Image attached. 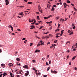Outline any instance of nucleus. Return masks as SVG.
<instances>
[{"label": "nucleus", "mask_w": 77, "mask_h": 77, "mask_svg": "<svg viewBox=\"0 0 77 77\" xmlns=\"http://www.w3.org/2000/svg\"><path fill=\"white\" fill-rule=\"evenodd\" d=\"M38 8L39 9V11L41 13L42 12V9H41V6L39 5L38 6Z\"/></svg>", "instance_id": "obj_1"}, {"label": "nucleus", "mask_w": 77, "mask_h": 77, "mask_svg": "<svg viewBox=\"0 0 77 77\" xmlns=\"http://www.w3.org/2000/svg\"><path fill=\"white\" fill-rule=\"evenodd\" d=\"M29 71H26V73H25V76L27 77V75H29Z\"/></svg>", "instance_id": "obj_2"}, {"label": "nucleus", "mask_w": 77, "mask_h": 77, "mask_svg": "<svg viewBox=\"0 0 77 77\" xmlns=\"http://www.w3.org/2000/svg\"><path fill=\"white\" fill-rule=\"evenodd\" d=\"M51 72L52 73H54V74H57V72H56L55 70L53 71L52 70H51Z\"/></svg>", "instance_id": "obj_3"}, {"label": "nucleus", "mask_w": 77, "mask_h": 77, "mask_svg": "<svg viewBox=\"0 0 77 77\" xmlns=\"http://www.w3.org/2000/svg\"><path fill=\"white\" fill-rule=\"evenodd\" d=\"M5 2L6 5H9V1L8 0H5Z\"/></svg>", "instance_id": "obj_4"}, {"label": "nucleus", "mask_w": 77, "mask_h": 77, "mask_svg": "<svg viewBox=\"0 0 77 77\" xmlns=\"http://www.w3.org/2000/svg\"><path fill=\"white\" fill-rule=\"evenodd\" d=\"M24 68H26V69H28L29 66H28L27 65H26L23 66Z\"/></svg>", "instance_id": "obj_5"}, {"label": "nucleus", "mask_w": 77, "mask_h": 77, "mask_svg": "<svg viewBox=\"0 0 77 77\" xmlns=\"http://www.w3.org/2000/svg\"><path fill=\"white\" fill-rule=\"evenodd\" d=\"M31 27V28H30V29H34L35 28V26H34V25H32V26H30Z\"/></svg>", "instance_id": "obj_6"}, {"label": "nucleus", "mask_w": 77, "mask_h": 77, "mask_svg": "<svg viewBox=\"0 0 77 77\" xmlns=\"http://www.w3.org/2000/svg\"><path fill=\"white\" fill-rule=\"evenodd\" d=\"M63 5H64V8H65L66 6H67L66 3H63Z\"/></svg>", "instance_id": "obj_7"}, {"label": "nucleus", "mask_w": 77, "mask_h": 77, "mask_svg": "<svg viewBox=\"0 0 77 77\" xmlns=\"http://www.w3.org/2000/svg\"><path fill=\"white\" fill-rule=\"evenodd\" d=\"M63 31H64V30H62L61 31V34L60 35V36H62V35L63 34Z\"/></svg>", "instance_id": "obj_8"}, {"label": "nucleus", "mask_w": 77, "mask_h": 77, "mask_svg": "<svg viewBox=\"0 0 77 77\" xmlns=\"http://www.w3.org/2000/svg\"><path fill=\"white\" fill-rule=\"evenodd\" d=\"M38 23H35V25H38V24H39V23L41 22V21H39L38 22Z\"/></svg>", "instance_id": "obj_9"}, {"label": "nucleus", "mask_w": 77, "mask_h": 77, "mask_svg": "<svg viewBox=\"0 0 77 77\" xmlns=\"http://www.w3.org/2000/svg\"><path fill=\"white\" fill-rule=\"evenodd\" d=\"M22 15V17H23V16H24V14H23V13L22 12L20 14V15Z\"/></svg>", "instance_id": "obj_10"}, {"label": "nucleus", "mask_w": 77, "mask_h": 77, "mask_svg": "<svg viewBox=\"0 0 77 77\" xmlns=\"http://www.w3.org/2000/svg\"><path fill=\"white\" fill-rule=\"evenodd\" d=\"M46 23H47V24H51V23H52V21H51V22H46Z\"/></svg>", "instance_id": "obj_11"}, {"label": "nucleus", "mask_w": 77, "mask_h": 77, "mask_svg": "<svg viewBox=\"0 0 77 77\" xmlns=\"http://www.w3.org/2000/svg\"><path fill=\"white\" fill-rule=\"evenodd\" d=\"M39 51H40L39 50H36L35 51V52L36 53V52L38 53V52H39Z\"/></svg>", "instance_id": "obj_12"}, {"label": "nucleus", "mask_w": 77, "mask_h": 77, "mask_svg": "<svg viewBox=\"0 0 77 77\" xmlns=\"http://www.w3.org/2000/svg\"><path fill=\"white\" fill-rule=\"evenodd\" d=\"M16 60L17 61H20V58H16Z\"/></svg>", "instance_id": "obj_13"}, {"label": "nucleus", "mask_w": 77, "mask_h": 77, "mask_svg": "<svg viewBox=\"0 0 77 77\" xmlns=\"http://www.w3.org/2000/svg\"><path fill=\"white\" fill-rule=\"evenodd\" d=\"M54 8L52 7V9L51 10V11H54Z\"/></svg>", "instance_id": "obj_14"}, {"label": "nucleus", "mask_w": 77, "mask_h": 77, "mask_svg": "<svg viewBox=\"0 0 77 77\" xmlns=\"http://www.w3.org/2000/svg\"><path fill=\"white\" fill-rule=\"evenodd\" d=\"M17 63L18 65H19V66H20L21 65V64L20 63H19L18 62H17Z\"/></svg>", "instance_id": "obj_15"}, {"label": "nucleus", "mask_w": 77, "mask_h": 77, "mask_svg": "<svg viewBox=\"0 0 77 77\" xmlns=\"http://www.w3.org/2000/svg\"><path fill=\"white\" fill-rule=\"evenodd\" d=\"M7 73L4 72L3 74L4 76H5V75H7Z\"/></svg>", "instance_id": "obj_16"}, {"label": "nucleus", "mask_w": 77, "mask_h": 77, "mask_svg": "<svg viewBox=\"0 0 77 77\" xmlns=\"http://www.w3.org/2000/svg\"><path fill=\"white\" fill-rule=\"evenodd\" d=\"M75 57H76V56H75L72 59V60H74V59H75Z\"/></svg>", "instance_id": "obj_17"}, {"label": "nucleus", "mask_w": 77, "mask_h": 77, "mask_svg": "<svg viewBox=\"0 0 77 77\" xmlns=\"http://www.w3.org/2000/svg\"><path fill=\"white\" fill-rule=\"evenodd\" d=\"M20 72H19V74H21V75H23V73H22L21 72H22V71H20V70L19 71Z\"/></svg>", "instance_id": "obj_18"}, {"label": "nucleus", "mask_w": 77, "mask_h": 77, "mask_svg": "<svg viewBox=\"0 0 77 77\" xmlns=\"http://www.w3.org/2000/svg\"><path fill=\"white\" fill-rule=\"evenodd\" d=\"M28 4H32V2H28Z\"/></svg>", "instance_id": "obj_19"}, {"label": "nucleus", "mask_w": 77, "mask_h": 77, "mask_svg": "<svg viewBox=\"0 0 77 77\" xmlns=\"http://www.w3.org/2000/svg\"><path fill=\"white\" fill-rule=\"evenodd\" d=\"M37 18L38 20H40V19H39V16H37Z\"/></svg>", "instance_id": "obj_20"}, {"label": "nucleus", "mask_w": 77, "mask_h": 77, "mask_svg": "<svg viewBox=\"0 0 77 77\" xmlns=\"http://www.w3.org/2000/svg\"><path fill=\"white\" fill-rule=\"evenodd\" d=\"M1 66H3V67H5V64H2Z\"/></svg>", "instance_id": "obj_21"}, {"label": "nucleus", "mask_w": 77, "mask_h": 77, "mask_svg": "<svg viewBox=\"0 0 77 77\" xmlns=\"http://www.w3.org/2000/svg\"><path fill=\"white\" fill-rule=\"evenodd\" d=\"M47 39H48V38H49V36L48 35L46 36L45 37Z\"/></svg>", "instance_id": "obj_22"}, {"label": "nucleus", "mask_w": 77, "mask_h": 77, "mask_svg": "<svg viewBox=\"0 0 77 77\" xmlns=\"http://www.w3.org/2000/svg\"><path fill=\"white\" fill-rule=\"evenodd\" d=\"M67 3H71V2H70L69 0H67Z\"/></svg>", "instance_id": "obj_23"}, {"label": "nucleus", "mask_w": 77, "mask_h": 77, "mask_svg": "<svg viewBox=\"0 0 77 77\" xmlns=\"http://www.w3.org/2000/svg\"><path fill=\"white\" fill-rule=\"evenodd\" d=\"M52 47H55V46H56V44H54V45L52 44Z\"/></svg>", "instance_id": "obj_24"}, {"label": "nucleus", "mask_w": 77, "mask_h": 77, "mask_svg": "<svg viewBox=\"0 0 77 77\" xmlns=\"http://www.w3.org/2000/svg\"><path fill=\"white\" fill-rule=\"evenodd\" d=\"M69 35H73V32H72L70 34H69Z\"/></svg>", "instance_id": "obj_25"}, {"label": "nucleus", "mask_w": 77, "mask_h": 77, "mask_svg": "<svg viewBox=\"0 0 77 77\" xmlns=\"http://www.w3.org/2000/svg\"><path fill=\"white\" fill-rule=\"evenodd\" d=\"M67 32L68 33H71V30H68Z\"/></svg>", "instance_id": "obj_26"}, {"label": "nucleus", "mask_w": 77, "mask_h": 77, "mask_svg": "<svg viewBox=\"0 0 77 77\" xmlns=\"http://www.w3.org/2000/svg\"><path fill=\"white\" fill-rule=\"evenodd\" d=\"M17 30H18V31H19V32H21V30H20V29H17Z\"/></svg>", "instance_id": "obj_27"}, {"label": "nucleus", "mask_w": 77, "mask_h": 77, "mask_svg": "<svg viewBox=\"0 0 77 77\" xmlns=\"http://www.w3.org/2000/svg\"><path fill=\"white\" fill-rule=\"evenodd\" d=\"M44 45V42H42V43L40 44V45Z\"/></svg>", "instance_id": "obj_28"}, {"label": "nucleus", "mask_w": 77, "mask_h": 77, "mask_svg": "<svg viewBox=\"0 0 77 77\" xmlns=\"http://www.w3.org/2000/svg\"><path fill=\"white\" fill-rule=\"evenodd\" d=\"M50 69V67H49L48 68L47 71H49V69Z\"/></svg>", "instance_id": "obj_29"}, {"label": "nucleus", "mask_w": 77, "mask_h": 77, "mask_svg": "<svg viewBox=\"0 0 77 77\" xmlns=\"http://www.w3.org/2000/svg\"><path fill=\"white\" fill-rule=\"evenodd\" d=\"M57 40L54 41V43H57Z\"/></svg>", "instance_id": "obj_30"}, {"label": "nucleus", "mask_w": 77, "mask_h": 77, "mask_svg": "<svg viewBox=\"0 0 77 77\" xmlns=\"http://www.w3.org/2000/svg\"><path fill=\"white\" fill-rule=\"evenodd\" d=\"M22 71V72H21L22 73V74H24V72L23 71V70H20V71Z\"/></svg>", "instance_id": "obj_31"}, {"label": "nucleus", "mask_w": 77, "mask_h": 77, "mask_svg": "<svg viewBox=\"0 0 77 77\" xmlns=\"http://www.w3.org/2000/svg\"><path fill=\"white\" fill-rule=\"evenodd\" d=\"M9 65L10 66H12V63H11L10 64H9Z\"/></svg>", "instance_id": "obj_32"}, {"label": "nucleus", "mask_w": 77, "mask_h": 77, "mask_svg": "<svg viewBox=\"0 0 77 77\" xmlns=\"http://www.w3.org/2000/svg\"><path fill=\"white\" fill-rule=\"evenodd\" d=\"M53 29V27H52V26L50 27L49 28L50 30H51V29Z\"/></svg>", "instance_id": "obj_33"}, {"label": "nucleus", "mask_w": 77, "mask_h": 77, "mask_svg": "<svg viewBox=\"0 0 77 77\" xmlns=\"http://www.w3.org/2000/svg\"><path fill=\"white\" fill-rule=\"evenodd\" d=\"M34 20H35V19H33L31 21V22L32 23V22H33V21H34Z\"/></svg>", "instance_id": "obj_34"}, {"label": "nucleus", "mask_w": 77, "mask_h": 77, "mask_svg": "<svg viewBox=\"0 0 77 77\" xmlns=\"http://www.w3.org/2000/svg\"><path fill=\"white\" fill-rule=\"evenodd\" d=\"M49 33V32H48L46 33L44 32L43 33L44 34H47V33Z\"/></svg>", "instance_id": "obj_35"}, {"label": "nucleus", "mask_w": 77, "mask_h": 77, "mask_svg": "<svg viewBox=\"0 0 77 77\" xmlns=\"http://www.w3.org/2000/svg\"><path fill=\"white\" fill-rule=\"evenodd\" d=\"M2 50L1 49H0V53H2Z\"/></svg>", "instance_id": "obj_36"}, {"label": "nucleus", "mask_w": 77, "mask_h": 77, "mask_svg": "<svg viewBox=\"0 0 77 77\" xmlns=\"http://www.w3.org/2000/svg\"><path fill=\"white\" fill-rule=\"evenodd\" d=\"M42 27H43V26H41L39 29L41 30L42 28Z\"/></svg>", "instance_id": "obj_37"}, {"label": "nucleus", "mask_w": 77, "mask_h": 77, "mask_svg": "<svg viewBox=\"0 0 77 77\" xmlns=\"http://www.w3.org/2000/svg\"><path fill=\"white\" fill-rule=\"evenodd\" d=\"M39 45H40V44H39V43H38L37 44V46L39 47Z\"/></svg>", "instance_id": "obj_38"}, {"label": "nucleus", "mask_w": 77, "mask_h": 77, "mask_svg": "<svg viewBox=\"0 0 77 77\" xmlns=\"http://www.w3.org/2000/svg\"><path fill=\"white\" fill-rule=\"evenodd\" d=\"M75 70H76V71H77V68L76 67H75Z\"/></svg>", "instance_id": "obj_39"}, {"label": "nucleus", "mask_w": 77, "mask_h": 77, "mask_svg": "<svg viewBox=\"0 0 77 77\" xmlns=\"http://www.w3.org/2000/svg\"><path fill=\"white\" fill-rule=\"evenodd\" d=\"M32 62H33L35 63V62H36V61L35 60H32Z\"/></svg>", "instance_id": "obj_40"}, {"label": "nucleus", "mask_w": 77, "mask_h": 77, "mask_svg": "<svg viewBox=\"0 0 77 77\" xmlns=\"http://www.w3.org/2000/svg\"><path fill=\"white\" fill-rule=\"evenodd\" d=\"M69 56H68L67 57V59H68V58H69Z\"/></svg>", "instance_id": "obj_41"}, {"label": "nucleus", "mask_w": 77, "mask_h": 77, "mask_svg": "<svg viewBox=\"0 0 77 77\" xmlns=\"http://www.w3.org/2000/svg\"><path fill=\"white\" fill-rule=\"evenodd\" d=\"M60 37V36H59L58 35H57L56 37L55 38H59Z\"/></svg>", "instance_id": "obj_42"}, {"label": "nucleus", "mask_w": 77, "mask_h": 77, "mask_svg": "<svg viewBox=\"0 0 77 77\" xmlns=\"http://www.w3.org/2000/svg\"><path fill=\"white\" fill-rule=\"evenodd\" d=\"M26 42H27V40H25L24 42V43H25V44H26Z\"/></svg>", "instance_id": "obj_43"}, {"label": "nucleus", "mask_w": 77, "mask_h": 77, "mask_svg": "<svg viewBox=\"0 0 77 77\" xmlns=\"http://www.w3.org/2000/svg\"><path fill=\"white\" fill-rule=\"evenodd\" d=\"M46 63L47 65H49V64H48V63L47 62H46Z\"/></svg>", "instance_id": "obj_44"}, {"label": "nucleus", "mask_w": 77, "mask_h": 77, "mask_svg": "<svg viewBox=\"0 0 77 77\" xmlns=\"http://www.w3.org/2000/svg\"><path fill=\"white\" fill-rule=\"evenodd\" d=\"M56 18H57V20H58L59 18V17H56Z\"/></svg>", "instance_id": "obj_45"}, {"label": "nucleus", "mask_w": 77, "mask_h": 77, "mask_svg": "<svg viewBox=\"0 0 77 77\" xmlns=\"http://www.w3.org/2000/svg\"><path fill=\"white\" fill-rule=\"evenodd\" d=\"M33 45V43H30V46L31 47Z\"/></svg>", "instance_id": "obj_46"}, {"label": "nucleus", "mask_w": 77, "mask_h": 77, "mask_svg": "<svg viewBox=\"0 0 77 77\" xmlns=\"http://www.w3.org/2000/svg\"><path fill=\"white\" fill-rule=\"evenodd\" d=\"M35 37H36V38H38V39H40V38H39V37H38V36H36Z\"/></svg>", "instance_id": "obj_47"}, {"label": "nucleus", "mask_w": 77, "mask_h": 77, "mask_svg": "<svg viewBox=\"0 0 77 77\" xmlns=\"http://www.w3.org/2000/svg\"><path fill=\"white\" fill-rule=\"evenodd\" d=\"M47 76V75H43L44 77H46Z\"/></svg>", "instance_id": "obj_48"}, {"label": "nucleus", "mask_w": 77, "mask_h": 77, "mask_svg": "<svg viewBox=\"0 0 77 77\" xmlns=\"http://www.w3.org/2000/svg\"><path fill=\"white\" fill-rule=\"evenodd\" d=\"M60 24H59V23L58 24V27H60Z\"/></svg>", "instance_id": "obj_49"}, {"label": "nucleus", "mask_w": 77, "mask_h": 77, "mask_svg": "<svg viewBox=\"0 0 77 77\" xmlns=\"http://www.w3.org/2000/svg\"><path fill=\"white\" fill-rule=\"evenodd\" d=\"M49 64H50V63H51V60H49Z\"/></svg>", "instance_id": "obj_50"}, {"label": "nucleus", "mask_w": 77, "mask_h": 77, "mask_svg": "<svg viewBox=\"0 0 77 77\" xmlns=\"http://www.w3.org/2000/svg\"><path fill=\"white\" fill-rule=\"evenodd\" d=\"M29 22L31 23V21H30V18L29 19Z\"/></svg>", "instance_id": "obj_51"}, {"label": "nucleus", "mask_w": 77, "mask_h": 77, "mask_svg": "<svg viewBox=\"0 0 77 77\" xmlns=\"http://www.w3.org/2000/svg\"><path fill=\"white\" fill-rule=\"evenodd\" d=\"M71 5L72 6H74V5L72 4H71Z\"/></svg>", "instance_id": "obj_52"}, {"label": "nucleus", "mask_w": 77, "mask_h": 77, "mask_svg": "<svg viewBox=\"0 0 77 77\" xmlns=\"http://www.w3.org/2000/svg\"><path fill=\"white\" fill-rule=\"evenodd\" d=\"M75 26H73V29H75Z\"/></svg>", "instance_id": "obj_53"}, {"label": "nucleus", "mask_w": 77, "mask_h": 77, "mask_svg": "<svg viewBox=\"0 0 77 77\" xmlns=\"http://www.w3.org/2000/svg\"><path fill=\"white\" fill-rule=\"evenodd\" d=\"M10 27V28L12 29V28H13V27H12V26H11V25H9Z\"/></svg>", "instance_id": "obj_54"}, {"label": "nucleus", "mask_w": 77, "mask_h": 77, "mask_svg": "<svg viewBox=\"0 0 77 77\" xmlns=\"http://www.w3.org/2000/svg\"><path fill=\"white\" fill-rule=\"evenodd\" d=\"M2 75H3L2 74H1V75H0V77H2Z\"/></svg>", "instance_id": "obj_55"}, {"label": "nucleus", "mask_w": 77, "mask_h": 77, "mask_svg": "<svg viewBox=\"0 0 77 77\" xmlns=\"http://www.w3.org/2000/svg\"><path fill=\"white\" fill-rule=\"evenodd\" d=\"M26 40V38H23V39L22 40Z\"/></svg>", "instance_id": "obj_56"}, {"label": "nucleus", "mask_w": 77, "mask_h": 77, "mask_svg": "<svg viewBox=\"0 0 77 77\" xmlns=\"http://www.w3.org/2000/svg\"><path fill=\"white\" fill-rule=\"evenodd\" d=\"M42 39H44V38H46V37H42Z\"/></svg>", "instance_id": "obj_57"}, {"label": "nucleus", "mask_w": 77, "mask_h": 77, "mask_svg": "<svg viewBox=\"0 0 77 77\" xmlns=\"http://www.w3.org/2000/svg\"><path fill=\"white\" fill-rule=\"evenodd\" d=\"M11 34H12V35H15V34H14V33H11Z\"/></svg>", "instance_id": "obj_58"}, {"label": "nucleus", "mask_w": 77, "mask_h": 77, "mask_svg": "<svg viewBox=\"0 0 77 77\" xmlns=\"http://www.w3.org/2000/svg\"><path fill=\"white\" fill-rule=\"evenodd\" d=\"M26 2H27V0H23Z\"/></svg>", "instance_id": "obj_59"}, {"label": "nucleus", "mask_w": 77, "mask_h": 77, "mask_svg": "<svg viewBox=\"0 0 77 77\" xmlns=\"http://www.w3.org/2000/svg\"><path fill=\"white\" fill-rule=\"evenodd\" d=\"M74 9L75 10V11H77V9H76L75 7H74Z\"/></svg>", "instance_id": "obj_60"}, {"label": "nucleus", "mask_w": 77, "mask_h": 77, "mask_svg": "<svg viewBox=\"0 0 77 77\" xmlns=\"http://www.w3.org/2000/svg\"><path fill=\"white\" fill-rule=\"evenodd\" d=\"M17 71H18V69H16L14 70V72H17Z\"/></svg>", "instance_id": "obj_61"}, {"label": "nucleus", "mask_w": 77, "mask_h": 77, "mask_svg": "<svg viewBox=\"0 0 77 77\" xmlns=\"http://www.w3.org/2000/svg\"><path fill=\"white\" fill-rule=\"evenodd\" d=\"M48 57H49V55H48L47 56V59H48Z\"/></svg>", "instance_id": "obj_62"}, {"label": "nucleus", "mask_w": 77, "mask_h": 77, "mask_svg": "<svg viewBox=\"0 0 77 77\" xmlns=\"http://www.w3.org/2000/svg\"><path fill=\"white\" fill-rule=\"evenodd\" d=\"M16 74H19V73H18V72H16Z\"/></svg>", "instance_id": "obj_63"}, {"label": "nucleus", "mask_w": 77, "mask_h": 77, "mask_svg": "<svg viewBox=\"0 0 77 77\" xmlns=\"http://www.w3.org/2000/svg\"><path fill=\"white\" fill-rule=\"evenodd\" d=\"M17 77H20V75H17Z\"/></svg>", "instance_id": "obj_64"}]
</instances>
